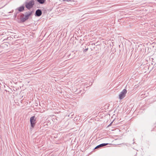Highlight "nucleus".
<instances>
[{
    "mask_svg": "<svg viewBox=\"0 0 156 156\" xmlns=\"http://www.w3.org/2000/svg\"><path fill=\"white\" fill-rule=\"evenodd\" d=\"M19 13V12H18L17 11H15V13H14V16H13L14 17V18H16L17 16V14Z\"/></svg>",
    "mask_w": 156,
    "mask_h": 156,
    "instance_id": "nucleus-10",
    "label": "nucleus"
},
{
    "mask_svg": "<svg viewBox=\"0 0 156 156\" xmlns=\"http://www.w3.org/2000/svg\"><path fill=\"white\" fill-rule=\"evenodd\" d=\"M36 119L37 118L35 116H33L30 118L31 126L32 128H34L36 123Z\"/></svg>",
    "mask_w": 156,
    "mask_h": 156,
    "instance_id": "nucleus-2",
    "label": "nucleus"
},
{
    "mask_svg": "<svg viewBox=\"0 0 156 156\" xmlns=\"http://www.w3.org/2000/svg\"><path fill=\"white\" fill-rule=\"evenodd\" d=\"M45 0H37V2L40 4H43L45 2Z\"/></svg>",
    "mask_w": 156,
    "mask_h": 156,
    "instance_id": "nucleus-8",
    "label": "nucleus"
},
{
    "mask_svg": "<svg viewBox=\"0 0 156 156\" xmlns=\"http://www.w3.org/2000/svg\"><path fill=\"white\" fill-rule=\"evenodd\" d=\"M24 4H23L19 7L17 8L16 9V11H17L18 12L20 13V12H23L25 10V6Z\"/></svg>",
    "mask_w": 156,
    "mask_h": 156,
    "instance_id": "nucleus-5",
    "label": "nucleus"
},
{
    "mask_svg": "<svg viewBox=\"0 0 156 156\" xmlns=\"http://www.w3.org/2000/svg\"><path fill=\"white\" fill-rule=\"evenodd\" d=\"M33 12V11H31L28 12H26L25 13V14H26L27 13H28L27 14L30 16L32 15V14Z\"/></svg>",
    "mask_w": 156,
    "mask_h": 156,
    "instance_id": "nucleus-9",
    "label": "nucleus"
},
{
    "mask_svg": "<svg viewBox=\"0 0 156 156\" xmlns=\"http://www.w3.org/2000/svg\"><path fill=\"white\" fill-rule=\"evenodd\" d=\"M11 38V37H8L7 38V39H9V40H10L9 39V38Z\"/></svg>",
    "mask_w": 156,
    "mask_h": 156,
    "instance_id": "nucleus-14",
    "label": "nucleus"
},
{
    "mask_svg": "<svg viewBox=\"0 0 156 156\" xmlns=\"http://www.w3.org/2000/svg\"><path fill=\"white\" fill-rule=\"evenodd\" d=\"M24 15L23 13H22L20 17V20L21 22L23 23L25 22L26 20H27L29 17V16L27 14H26V15L25 16V17H23Z\"/></svg>",
    "mask_w": 156,
    "mask_h": 156,
    "instance_id": "nucleus-4",
    "label": "nucleus"
},
{
    "mask_svg": "<svg viewBox=\"0 0 156 156\" xmlns=\"http://www.w3.org/2000/svg\"><path fill=\"white\" fill-rule=\"evenodd\" d=\"M82 48L83 49V52H85L88 50V46L87 44H83L82 45Z\"/></svg>",
    "mask_w": 156,
    "mask_h": 156,
    "instance_id": "nucleus-7",
    "label": "nucleus"
},
{
    "mask_svg": "<svg viewBox=\"0 0 156 156\" xmlns=\"http://www.w3.org/2000/svg\"><path fill=\"white\" fill-rule=\"evenodd\" d=\"M100 147H101V146H100V144L97 146H96L95 148L94 149H97V148H99Z\"/></svg>",
    "mask_w": 156,
    "mask_h": 156,
    "instance_id": "nucleus-12",
    "label": "nucleus"
},
{
    "mask_svg": "<svg viewBox=\"0 0 156 156\" xmlns=\"http://www.w3.org/2000/svg\"><path fill=\"white\" fill-rule=\"evenodd\" d=\"M108 144L107 143V144H105V143L102 144H100V146H101V147H102L105 146V145H107Z\"/></svg>",
    "mask_w": 156,
    "mask_h": 156,
    "instance_id": "nucleus-11",
    "label": "nucleus"
},
{
    "mask_svg": "<svg viewBox=\"0 0 156 156\" xmlns=\"http://www.w3.org/2000/svg\"><path fill=\"white\" fill-rule=\"evenodd\" d=\"M127 92V91L126 89H123L119 94V99L120 100L122 99L125 97Z\"/></svg>",
    "mask_w": 156,
    "mask_h": 156,
    "instance_id": "nucleus-3",
    "label": "nucleus"
},
{
    "mask_svg": "<svg viewBox=\"0 0 156 156\" xmlns=\"http://www.w3.org/2000/svg\"><path fill=\"white\" fill-rule=\"evenodd\" d=\"M42 12L41 9H38L36 11L35 16L36 17L40 16L42 14Z\"/></svg>",
    "mask_w": 156,
    "mask_h": 156,
    "instance_id": "nucleus-6",
    "label": "nucleus"
},
{
    "mask_svg": "<svg viewBox=\"0 0 156 156\" xmlns=\"http://www.w3.org/2000/svg\"><path fill=\"white\" fill-rule=\"evenodd\" d=\"M35 1L34 0H26L24 2L26 8L28 10L33 7Z\"/></svg>",
    "mask_w": 156,
    "mask_h": 156,
    "instance_id": "nucleus-1",
    "label": "nucleus"
},
{
    "mask_svg": "<svg viewBox=\"0 0 156 156\" xmlns=\"http://www.w3.org/2000/svg\"><path fill=\"white\" fill-rule=\"evenodd\" d=\"M93 81H94L93 80H92V82H91V83H90V85H91L92 84V83L93 82Z\"/></svg>",
    "mask_w": 156,
    "mask_h": 156,
    "instance_id": "nucleus-13",
    "label": "nucleus"
}]
</instances>
